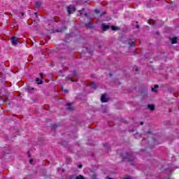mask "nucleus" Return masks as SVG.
<instances>
[{
    "label": "nucleus",
    "instance_id": "f257e3e1",
    "mask_svg": "<svg viewBox=\"0 0 179 179\" xmlns=\"http://www.w3.org/2000/svg\"><path fill=\"white\" fill-rule=\"evenodd\" d=\"M59 61L61 62L62 67L63 69H68V67L65 66L64 64H66V62L68 61V52H66L65 53H62L60 56L59 57Z\"/></svg>",
    "mask_w": 179,
    "mask_h": 179
},
{
    "label": "nucleus",
    "instance_id": "f03ea898",
    "mask_svg": "<svg viewBox=\"0 0 179 179\" xmlns=\"http://www.w3.org/2000/svg\"><path fill=\"white\" fill-rule=\"evenodd\" d=\"M101 27H102V29L103 30V31H106V30H108V29H111V30H118L119 29V28L117 27H114V26L110 27L105 24H102Z\"/></svg>",
    "mask_w": 179,
    "mask_h": 179
},
{
    "label": "nucleus",
    "instance_id": "7ed1b4c3",
    "mask_svg": "<svg viewBox=\"0 0 179 179\" xmlns=\"http://www.w3.org/2000/svg\"><path fill=\"white\" fill-rule=\"evenodd\" d=\"M75 12H76V7H75V5H70L68 6L69 15H72V13H75Z\"/></svg>",
    "mask_w": 179,
    "mask_h": 179
},
{
    "label": "nucleus",
    "instance_id": "20e7f679",
    "mask_svg": "<svg viewBox=\"0 0 179 179\" xmlns=\"http://www.w3.org/2000/svg\"><path fill=\"white\" fill-rule=\"evenodd\" d=\"M10 41L12 45H17V44H19V39L16 36H12Z\"/></svg>",
    "mask_w": 179,
    "mask_h": 179
},
{
    "label": "nucleus",
    "instance_id": "39448f33",
    "mask_svg": "<svg viewBox=\"0 0 179 179\" xmlns=\"http://www.w3.org/2000/svg\"><path fill=\"white\" fill-rule=\"evenodd\" d=\"M59 48L60 50H66V48H68V43L66 42L60 43Z\"/></svg>",
    "mask_w": 179,
    "mask_h": 179
},
{
    "label": "nucleus",
    "instance_id": "423d86ee",
    "mask_svg": "<svg viewBox=\"0 0 179 179\" xmlns=\"http://www.w3.org/2000/svg\"><path fill=\"white\" fill-rule=\"evenodd\" d=\"M101 101L102 103H107V101H108V99L106 96V94H102V96H101Z\"/></svg>",
    "mask_w": 179,
    "mask_h": 179
},
{
    "label": "nucleus",
    "instance_id": "0eeeda50",
    "mask_svg": "<svg viewBox=\"0 0 179 179\" xmlns=\"http://www.w3.org/2000/svg\"><path fill=\"white\" fill-rule=\"evenodd\" d=\"M35 82H36L37 85H43V83H44V81H43L41 79L40 80L39 78H36Z\"/></svg>",
    "mask_w": 179,
    "mask_h": 179
},
{
    "label": "nucleus",
    "instance_id": "6e6552de",
    "mask_svg": "<svg viewBox=\"0 0 179 179\" xmlns=\"http://www.w3.org/2000/svg\"><path fill=\"white\" fill-rule=\"evenodd\" d=\"M68 110L69 111H73V110H75V107L72 106V103H68Z\"/></svg>",
    "mask_w": 179,
    "mask_h": 179
},
{
    "label": "nucleus",
    "instance_id": "1a4fd4ad",
    "mask_svg": "<svg viewBox=\"0 0 179 179\" xmlns=\"http://www.w3.org/2000/svg\"><path fill=\"white\" fill-rule=\"evenodd\" d=\"M85 27H87V29H93V26L90 22L85 24Z\"/></svg>",
    "mask_w": 179,
    "mask_h": 179
},
{
    "label": "nucleus",
    "instance_id": "9d476101",
    "mask_svg": "<svg viewBox=\"0 0 179 179\" xmlns=\"http://www.w3.org/2000/svg\"><path fill=\"white\" fill-rule=\"evenodd\" d=\"M90 86L94 90H96V89H97V85H96V84H94V83H92Z\"/></svg>",
    "mask_w": 179,
    "mask_h": 179
},
{
    "label": "nucleus",
    "instance_id": "9b49d317",
    "mask_svg": "<svg viewBox=\"0 0 179 179\" xmlns=\"http://www.w3.org/2000/svg\"><path fill=\"white\" fill-rule=\"evenodd\" d=\"M35 5L36 7L38 8L40 6H41V3L40 1H36Z\"/></svg>",
    "mask_w": 179,
    "mask_h": 179
},
{
    "label": "nucleus",
    "instance_id": "f8f14e48",
    "mask_svg": "<svg viewBox=\"0 0 179 179\" xmlns=\"http://www.w3.org/2000/svg\"><path fill=\"white\" fill-rule=\"evenodd\" d=\"M159 87V85H155L153 88H152V92H157L156 89Z\"/></svg>",
    "mask_w": 179,
    "mask_h": 179
},
{
    "label": "nucleus",
    "instance_id": "ddd939ff",
    "mask_svg": "<svg viewBox=\"0 0 179 179\" xmlns=\"http://www.w3.org/2000/svg\"><path fill=\"white\" fill-rule=\"evenodd\" d=\"M173 44H177V38H173L171 40Z\"/></svg>",
    "mask_w": 179,
    "mask_h": 179
},
{
    "label": "nucleus",
    "instance_id": "4468645a",
    "mask_svg": "<svg viewBox=\"0 0 179 179\" xmlns=\"http://www.w3.org/2000/svg\"><path fill=\"white\" fill-rule=\"evenodd\" d=\"M148 108H150L151 111H153V110H155V105H148Z\"/></svg>",
    "mask_w": 179,
    "mask_h": 179
},
{
    "label": "nucleus",
    "instance_id": "2eb2a0df",
    "mask_svg": "<svg viewBox=\"0 0 179 179\" xmlns=\"http://www.w3.org/2000/svg\"><path fill=\"white\" fill-rule=\"evenodd\" d=\"M57 128H58V125H57V124H52V129L55 130Z\"/></svg>",
    "mask_w": 179,
    "mask_h": 179
},
{
    "label": "nucleus",
    "instance_id": "dca6fc26",
    "mask_svg": "<svg viewBox=\"0 0 179 179\" xmlns=\"http://www.w3.org/2000/svg\"><path fill=\"white\" fill-rule=\"evenodd\" d=\"M80 16H83V12H85V8H83L82 10H78Z\"/></svg>",
    "mask_w": 179,
    "mask_h": 179
},
{
    "label": "nucleus",
    "instance_id": "f3484780",
    "mask_svg": "<svg viewBox=\"0 0 179 179\" xmlns=\"http://www.w3.org/2000/svg\"><path fill=\"white\" fill-rule=\"evenodd\" d=\"M76 179H85V178H83V176L82 175H79L78 176H77L76 178Z\"/></svg>",
    "mask_w": 179,
    "mask_h": 179
},
{
    "label": "nucleus",
    "instance_id": "a211bd4d",
    "mask_svg": "<svg viewBox=\"0 0 179 179\" xmlns=\"http://www.w3.org/2000/svg\"><path fill=\"white\" fill-rule=\"evenodd\" d=\"M62 92H64V93H68V90L66 89H64V87L62 88Z\"/></svg>",
    "mask_w": 179,
    "mask_h": 179
},
{
    "label": "nucleus",
    "instance_id": "6ab92c4d",
    "mask_svg": "<svg viewBox=\"0 0 179 179\" xmlns=\"http://www.w3.org/2000/svg\"><path fill=\"white\" fill-rule=\"evenodd\" d=\"M41 80H43V76H44V74L43 73H40Z\"/></svg>",
    "mask_w": 179,
    "mask_h": 179
},
{
    "label": "nucleus",
    "instance_id": "aec40b11",
    "mask_svg": "<svg viewBox=\"0 0 179 179\" xmlns=\"http://www.w3.org/2000/svg\"><path fill=\"white\" fill-rule=\"evenodd\" d=\"M95 13H96V15L99 14V13H100V10H95Z\"/></svg>",
    "mask_w": 179,
    "mask_h": 179
},
{
    "label": "nucleus",
    "instance_id": "412c9836",
    "mask_svg": "<svg viewBox=\"0 0 179 179\" xmlns=\"http://www.w3.org/2000/svg\"><path fill=\"white\" fill-rule=\"evenodd\" d=\"M57 33H61V32L64 31V30L60 29V30H57Z\"/></svg>",
    "mask_w": 179,
    "mask_h": 179
},
{
    "label": "nucleus",
    "instance_id": "4be33fe9",
    "mask_svg": "<svg viewBox=\"0 0 179 179\" xmlns=\"http://www.w3.org/2000/svg\"><path fill=\"white\" fill-rule=\"evenodd\" d=\"M135 46V43H134V42H132L131 43V47H134Z\"/></svg>",
    "mask_w": 179,
    "mask_h": 179
},
{
    "label": "nucleus",
    "instance_id": "5701e85b",
    "mask_svg": "<svg viewBox=\"0 0 179 179\" xmlns=\"http://www.w3.org/2000/svg\"><path fill=\"white\" fill-rule=\"evenodd\" d=\"M82 167H83V165H82V164H80V165L78 166V169H82Z\"/></svg>",
    "mask_w": 179,
    "mask_h": 179
},
{
    "label": "nucleus",
    "instance_id": "b1692460",
    "mask_svg": "<svg viewBox=\"0 0 179 179\" xmlns=\"http://www.w3.org/2000/svg\"><path fill=\"white\" fill-rule=\"evenodd\" d=\"M34 15H35L36 17H38V14L37 13H34Z\"/></svg>",
    "mask_w": 179,
    "mask_h": 179
},
{
    "label": "nucleus",
    "instance_id": "393cba45",
    "mask_svg": "<svg viewBox=\"0 0 179 179\" xmlns=\"http://www.w3.org/2000/svg\"><path fill=\"white\" fill-rule=\"evenodd\" d=\"M33 162V159L29 160V164H31V162Z\"/></svg>",
    "mask_w": 179,
    "mask_h": 179
},
{
    "label": "nucleus",
    "instance_id": "a878e982",
    "mask_svg": "<svg viewBox=\"0 0 179 179\" xmlns=\"http://www.w3.org/2000/svg\"><path fill=\"white\" fill-rule=\"evenodd\" d=\"M68 80H72V78H70V77H69V78H68Z\"/></svg>",
    "mask_w": 179,
    "mask_h": 179
},
{
    "label": "nucleus",
    "instance_id": "bb28decb",
    "mask_svg": "<svg viewBox=\"0 0 179 179\" xmlns=\"http://www.w3.org/2000/svg\"><path fill=\"white\" fill-rule=\"evenodd\" d=\"M21 15H22V16H24V13H21Z\"/></svg>",
    "mask_w": 179,
    "mask_h": 179
},
{
    "label": "nucleus",
    "instance_id": "cd10ccee",
    "mask_svg": "<svg viewBox=\"0 0 179 179\" xmlns=\"http://www.w3.org/2000/svg\"><path fill=\"white\" fill-rule=\"evenodd\" d=\"M140 125H143V122H141Z\"/></svg>",
    "mask_w": 179,
    "mask_h": 179
},
{
    "label": "nucleus",
    "instance_id": "c85d7f7f",
    "mask_svg": "<svg viewBox=\"0 0 179 179\" xmlns=\"http://www.w3.org/2000/svg\"><path fill=\"white\" fill-rule=\"evenodd\" d=\"M85 16H87V13H84Z\"/></svg>",
    "mask_w": 179,
    "mask_h": 179
},
{
    "label": "nucleus",
    "instance_id": "c756f323",
    "mask_svg": "<svg viewBox=\"0 0 179 179\" xmlns=\"http://www.w3.org/2000/svg\"><path fill=\"white\" fill-rule=\"evenodd\" d=\"M104 13H102L101 14V16H103V15H104Z\"/></svg>",
    "mask_w": 179,
    "mask_h": 179
},
{
    "label": "nucleus",
    "instance_id": "7c9ffc66",
    "mask_svg": "<svg viewBox=\"0 0 179 179\" xmlns=\"http://www.w3.org/2000/svg\"><path fill=\"white\" fill-rule=\"evenodd\" d=\"M123 179H131V178H123Z\"/></svg>",
    "mask_w": 179,
    "mask_h": 179
},
{
    "label": "nucleus",
    "instance_id": "2f4dec72",
    "mask_svg": "<svg viewBox=\"0 0 179 179\" xmlns=\"http://www.w3.org/2000/svg\"><path fill=\"white\" fill-rule=\"evenodd\" d=\"M136 28H137V29H139V25H137Z\"/></svg>",
    "mask_w": 179,
    "mask_h": 179
},
{
    "label": "nucleus",
    "instance_id": "473e14b6",
    "mask_svg": "<svg viewBox=\"0 0 179 179\" xmlns=\"http://www.w3.org/2000/svg\"><path fill=\"white\" fill-rule=\"evenodd\" d=\"M64 30H66V27H64Z\"/></svg>",
    "mask_w": 179,
    "mask_h": 179
},
{
    "label": "nucleus",
    "instance_id": "72a5a7b5",
    "mask_svg": "<svg viewBox=\"0 0 179 179\" xmlns=\"http://www.w3.org/2000/svg\"><path fill=\"white\" fill-rule=\"evenodd\" d=\"M108 179H113V178H108Z\"/></svg>",
    "mask_w": 179,
    "mask_h": 179
},
{
    "label": "nucleus",
    "instance_id": "f704fd0d",
    "mask_svg": "<svg viewBox=\"0 0 179 179\" xmlns=\"http://www.w3.org/2000/svg\"><path fill=\"white\" fill-rule=\"evenodd\" d=\"M34 90V88H31V90Z\"/></svg>",
    "mask_w": 179,
    "mask_h": 179
},
{
    "label": "nucleus",
    "instance_id": "c9c22d12",
    "mask_svg": "<svg viewBox=\"0 0 179 179\" xmlns=\"http://www.w3.org/2000/svg\"><path fill=\"white\" fill-rule=\"evenodd\" d=\"M66 106H68V103H66Z\"/></svg>",
    "mask_w": 179,
    "mask_h": 179
},
{
    "label": "nucleus",
    "instance_id": "e433bc0d",
    "mask_svg": "<svg viewBox=\"0 0 179 179\" xmlns=\"http://www.w3.org/2000/svg\"><path fill=\"white\" fill-rule=\"evenodd\" d=\"M29 157H30V155H29Z\"/></svg>",
    "mask_w": 179,
    "mask_h": 179
},
{
    "label": "nucleus",
    "instance_id": "4c0bfd02",
    "mask_svg": "<svg viewBox=\"0 0 179 179\" xmlns=\"http://www.w3.org/2000/svg\"><path fill=\"white\" fill-rule=\"evenodd\" d=\"M24 179H25V178H24Z\"/></svg>",
    "mask_w": 179,
    "mask_h": 179
}]
</instances>
